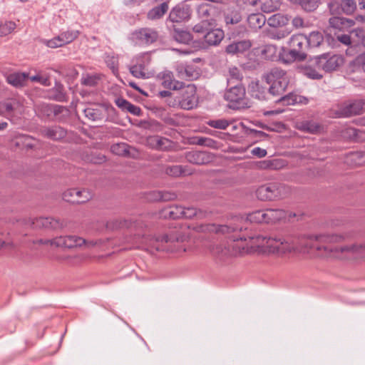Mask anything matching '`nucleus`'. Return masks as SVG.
I'll return each instance as SVG.
<instances>
[{
  "label": "nucleus",
  "instance_id": "obj_1",
  "mask_svg": "<svg viewBox=\"0 0 365 365\" xmlns=\"http://www.w3.org/2000/svg\"><path fill=\"white\" fill-rule=\"evenodd\" d=\"M351 232L320 233L317 235H295L289 237L282 248L284 251H296L300 248L322 252L321 257H334L339 259H358L365 257V242L354 243L340 247H330L317 243H341L351 237Z\"/></svg>",
  "mask_w": 365,
  "mask_h": 365
},
{
  "label": "nucleus",
  "instance_id": "obj_2",
  "mask_svg": "<svg viewBox=\"0 0 365 365\" xmlns=\"http://www.w3.org/2000/svg\"><path fill=\"white\" fill-rule=\"evenodd\" d=\"M289 237H295V235L267 237L260 235L240 234L238 235V237H234L233 241L239 240L247 241V240H250L252 242V246H267V247L269 249V252H270L276 253L278 255H284L293 252H284V250L282 249L285 247L284 244L286 241H287V240Z\"/></svg>",
  "mask_w": 365,
  "mask_h": 365
},
{
  "label": "nucleus",
  "instance_id": "obj_3",
  "mask_svg": "<svg viewBox=\"0 0 365 365\" xmlns=\"http://www.w3.org/2000/svg\"><path fill=\"white\" fill-rule=\"evenodd\" d=\"M290 192L291 190L288 185L279 182H270L258 187L255 195L262 202H271L284 198Z\"/></svg>",
  "mask_w": 365,
  "mask_h": 365
},
{
  "label": "nucleus",
  "instance_id": "obj_4",
  "mask_svg": "<svg viewBox=\"0 0 365 365\" xmlns=\"http://www.w3.org/2000/svg\"><path fill=\"white\" fill-rule=\"evenodd\" d=\"M186 228L176 225L169 229L162 235L155 236L153 239L157 243H161L153 246L157 251H168L169 250L163 243L173 244L174 242H183L187 239Z\"/></svg>",
  "mask_w": 365,
  "mask_h": 365
},
{
  "label": "nucleus",
  "instance_id": "obj_5",
  "mask_svg": "<svg viewBox=\"0 0 365 365\" xmlns=\"http://www.w3.org/2000/svg\"><path fill=\"white\" fill-rule=\"evenodd\" d=\"M264 79L269 86V91H284L289 84L286 73L278 68L272 69L264 76Z\"/></svg>",
  "mask_w": 365,
  "mask_h": 365
},
{
  "label": "nucleus",
  "instance_id": "obj_6",
  "mask_svg": "<svg viewBox=\"0 0 365 365\" xmlns=\"http://www.w3.org/2000/svg\"><path fill=\"white\" fill-rule=\"evenodd\" d=\"M289 21L288 16L282 14H276L271 16L267 19V24L274 29H282L275 33L271 34V38L279 40L287 37L291 33V30L286 28Z\"/></svg>",
  "mask_w": 365,
  "mask_h": 365
},
{
  "label": "nucleus",
  "instance_id": "obj_7",
  "mask_svg": "<svg viewBox=\"0 0 365 365\" xmlns=\"http://www.w3.org/2000/svg\"><path fill=\"white\" fill-rule=\"evenodd\" d=\"M291 48L289 54L294 60H304L307 55L305 50L308 47L307 36L299 34L293 35L289 40Z\"/></svg>",
  "mask_w": 365,
  "mask_h": 365
},
{
  "label": "nucleus",
  "instance_id": "obj_8",
  "mask_svg": "<svg viewBox=\"0 0 365 365\" xmlns=\"http://www.w3.org/2000/svg\"><path fill=\"white\" fill-rule=\"evenodd\" d=\"M148 225L140 219L116 218L107 222L106 227L110 230L121 229H134L135 230L146 228Z\"/></svg>",
  "mask_w": 365,
  "mask_h": 365
},
{
  "label": "nucleus",
  "instance_id": "obj_9",
  "mask_svg": "<svg viewBox=\"0 0 365 365\" xmlns=\"http://www.w3.org/2000/svg\"><path fill=\"white\" fill-rule=\"evenodd\" d=\"M343 63V58L339 55L329 56V54H324L314 59V64L318 68H322V70L327 72L337 69Z\"/></svg>",
  "mask_w": 365,
  "mask_h": 365
},
{
  "label": "nucleus",
  "instance_id": "obj_10",
  "mask_svg": "<svg viewBox=\"0 0 365 365\" xmlns=\"http://www.w3.org/2000/svg\"><path fill=\"white\" fill-rule=\"evenodd\" d=\"M93 198V194L87 189L70 188L63 193V200L72 204H83Z\"/></svg>",
  "mask_w": 365,
  "mask_h": 365
},
{
  "label": "nucleus",
  "instance_id": "obj_11",
  "mask_svg": "<svg viewBox=\"0 0 365 365\" xmlns=\"http://www.w3.org/2000/svg\"><path fill=\"white\" fill-rule=\"evenodd\" d=\"M364 102L362 100L345 102L338 107L335 114L339 118L361 115L363 113Z\"/></svg>",
  "mask_w": 365,
  "mask_h": 365
},
{
  "label": "nucleus",
  "instance_id": "obj_12",
  "mask_svg": "<svg viewBox=\"0 0 365 365\" xmlns=\"http://www.w3.org/2000/svg\"><path fill=\"white\" fill-rule=\"evenodd\" d=\"M78 31H66L49 40L43 41V43L51 48H57L67 45L78 38Z\"/></svg>",
  "mask_w": 365,
  "mask_h": 365
},
{
  "label": "nucleus",
  "instance_id": "obj_13",
  "mask_svg": "<svg viewBox=\"0 0 365 365\" xmlns=\"http://www.w3.org/2000/svg\"><path fill=\"white\" fill-rule=\"evenodd\" d=\"M246 93H225L224 98L228 102L227 107L232 110H240L250 107V101Z\"/></svg>",
  "mask_w": 365,
  "mask_h": 365
},
{
  "label": "nucleus",
  "instance_id": "obj_14",
  "mask_svg": "<svg viewBox=\"0 0 365 365\" xmlns=\"http://www.w3.org/2000/svg\"><path fill=\"white\" fill-rule=\"evenodd\" d=\"M31 222L32 225H35L36 227L38 229L56 230H61L66 226V221L65 220L53 217H35V220Z\"/></svg>",
  "mask_w": 365,
  "mask_h": 365
},
{
  "label": "nucleus",
  "instance_id": "obj_15",
  "mask_svg": "<svg viewBox=\"0 0 365 365\" xmlns=\"http://www.w3.org/2000/svg\"><path fill=\"white\" fill-rule=\"evenodd\" d=\"M224 31L220 29H209L199 43V48H205L210 46L218 45L224 38Z\"/></svg>",
  "mask_w": 365,
  "mask_h": 365
},
{
  "label": "nucleus",
  "instance_id": "obj_16",
  "mask_svg": "<svg viewBox=\"0 0 365 365\" xmlns=\"http://www.w3.org/2000/svg\"><path fill=\"white\" fill-rule=\"evenodd\" d=\"M39 132L42 137L53 141L62 140L66 137L68 133L66 129L57 125L43 126L40 129Z\"/></svg>",
  "mask_w": 365,
  "mask_h": 365
},
{
  "label": "nucleus",
  "instance_id": "obj_17",
  "mask_svg": "<svg viewBox=\"0 0 365 365\" xmlns=\"http://www.w3.org/2000/svg\"><path fill=\"white\" fill-rule=\"evenodd\" d=\"M185 159L187 162L195 165H206L214 160L212 153L207 151L192 150L185 153Z\"/></svg>",
  "mask_w": 365,
  "mask_h": 365
},
{
  "label": "nucleus",
  "instance_id": "obj_18",
  "mask_svg": "<svg viewBox=\"0 0 365 365\" xmlns=\"http://www.w3.org/2000/svg\"><path fill=\"white\" fill-rule=\"evenodd\" d=\"M147 143L151 148L161 151L173 150L175 146V143L173 141L159 135L148 137Z\"/></svg>",
  "mask_w": 365,
  "mask_h": 365
},
{
  "label": "nucleus",
  "instance_id": "obj_19",
  "mask_svg": "<svg viewBox=\"0 0 365 365\" xmlns=\"http://www.w3.org/2000/svg\"><path fill=\"white\" fill-rule=\"evenodd\" d=\"M110 151L114 155L130 158H138L139 151L125 143H118L110 146Z\"/></svg>",
  "mask_w": 365,
  "mask_h": 365
},
{
  "label": "nucleus",
  "instance_id": "obj_20",
  "mask_svg": "<svg viewBox=\"0 0 365 365\" xmlns=\"http://www.w3.org/2000/svg\"><path fill=\"white\" fill-rule=\"evenodd\" d=\"M329 6L331 14H339L341 10L346 14H351L356 9V2L354 0H341L340 2L334 1L331 2Z\"/></svg>",
  "mask_w": 365,
  "mask_h": 365
},
{
  "label": "nucleus",
  "instance_id": "obj_21",
  "mask_svg": "<svg viewBox=\"0 0 365 365\" xmlns=\"http://www.w3.org/2000/svg\"><path fill=\"white\" fill-rule=\"evenodd\" d=\"M158 78L165 88L179 91L185 88L183 83L176 81L173 79V73L170 71H165L161 72L158 75Z\"/></svg>",
  "mask_w": 365,
  "mask_h": 365
},
{
  "label": "nucleus",
  "instance_id": "obj_22",
  "mask_svg": "<svg viewBox=\"0 0 365 365\" xmlns=\"http://www.w3.org/2000/svg\"><path fill=\"white\" fill-rule=\"evenodd\" d=\"M6 81L16 88H22L28 86L29 74L24 72H14L7 75Z\"/></svg>",
  "mask_w": 365,
  "mask_h": 365
},
{
  "label": "nucleus",
  "instance_id": "obj_23",
  "mask_svg": "<svg viewBox=\"0 0 365 365\" xmlns=\"http://www.w3.org/2000/svg\"><path fill=\"white\" fill-rule=\"evenodd\" d=\"M230 78L228 79L227 84L229 86V91L237 90L238 91H245L246 88L242 83V75L240 71L237 68H232L230 69Z\"/></svg>",
  "mask_w": 365,
  "mask_h": 365
},
{
  "label": "nucleus",
  "instance_id": "obj_24",
  "mask_svg": "<svg viewBox=\"0 0 365 365\" xmlns=\"http://www.w3.org/2000/svg\"><path fill=\"white\" fill-rule=\"evenodd\" d=\"M308 101L307 98L298 96L295 93H289L287 95L281 96L275 101L276 103H282L284 106L307 104Z\"/></svg>",
  "mask_w": 365,
  "mask_h": 365
},
{
  "label": "nucleus",
  "instance_id": "obj_25",
  "mask_svg": "<svg viewBox=\"0 0 365 365\" xmlns=\"http://www.w3.org/2000/svg\"><path fill=\"white\" fill-rule=\"evenodd\" d=\"M176 71L178 76L187 80L196 79L199 76V72L191 66L180 63L177 66Z\"/></svg>",
  "mask_w": 365,
  "mask_h": 365
},
{
  "label": "nucleus",
  "instance_id": "obj_26",
  "mask_svg": "<svg viewBox=\"0 0 365 365\" xmlns=\"http://www.w3.org/2000/svg\"><path fill=\"white\" fill-rule=\"evenodd\" d=\"M252 46V43L249 40H243L234 42L226 47V52L230 54L242 53L248 51Z\"/></svg>",
  "mask_w": 365,
  "mask_h": 365
},
{
  "label": "nucleus",
  "instance_id": "obj_27",
  "mask_svg": "<svg viewBox=\"0 0 365 365\" xmlns=\"http://www.w3.org/2000/svg\"><path fill=\"white\" fill-rule=\"evenodd\" d=\"M343 136L356 143H362L365 141V131L354 128H347L342 131Z\"/></svg>",
  "mask_w": 365,
  "mask_h": 365
},
{
  "label": "nucleus",
  "instance_id": "obj_28",
  "mask_svg": "<svg viewBox=\"0 0 365 365\" xmlns=\"http://www.w3.org/2000/svg\"><path fill=\"white\" fill-rule=\"evenodd\" d=\"M80 156L83 161L93 164H101L106 161V157L104 155L94 153L90 150L82 151Z\"/></svg>",
  "mask_w": 365,
  "mask_h": 365
},
{
  "label": "nucleus",
  "instance_id": "obj_29",
  "mask_svg": "<svg viewBox=\"0 0 365 365\" xmlns=\"http://www.w3.org/2000/svg\"><path fill=\"white\" fill-rule=\"evenodd\" d=\"M179 101V106L185 110H191L198 104L199 98L195 93H185Z\"/></svg>",
  "mask_w": 365,
  "mask_h": 365
},
{
  "label": "nucleus",
  "instance_id": "obj_30",
  "mask_svg": "<svg viewBox=\"0 0 365 365\" xmlns=\"http://www.w3.org/2000/svg\"><path fill=\"white\" fill-rule=\"evenodd\" d=\"M354 24V21L351 19L334 16L329 19V25L331 28L342 31L348 29Z\"/></svg>",
  "mask_w": 365,
  "mask_h": 365
},
{
  "label": "nucleus",
  "instance_id": "obj_31",
  "mask_svg": "<svg viewBox=\"0 0 365 365\" xmlns=\"http://www.w3.org/2000/svg\"><path fill=\"white\" fill-rule=\"evenodd\" d=\"M134 35L135 36L136 38L145 43H153L158 38L157 33L150 29H142L136 31Z\"/></svg>",
  "mask_w": 365,
  "mask_h": 365
},
{
  "label": "nucleus",
  "instance_id": "obj_32",
  "mask_svg": "<svg viewBox=\"0 0 365 365\" xmlns=\"http://www.w3.org/2000/svg\"><path fill=\"white\" fill-rule=\"evenodd\" d=\"M189 11L184 7L176 6L172 9L169 19L173 22H181L189 18Z\"/></svg>",
  "mask_w": 365,
  "mask_h": 365
},
{
  "label": "nucleus",
  "instance_id": "obj_33",
  "mask_svg": "<svg viewBox=\"0 0 365 365\" xmlns=\"http://www.w3.org/2000/svg\"><path fill=\"white\" fill-rule=\"evenodd\" d=\"M265 22L266 18L261 13L251 14L247 17V23L252 29L262 28Z\"/></svg>",
  "mask_w": 365,
  "mask_h": 365
},
{
  "label": "nucleus",
  "instance_id": "obj_34",
  "mask_svg": "<svg viewBox=\"0 0 365 365\" xmlns=\"http://www.w3.org/2000/svg\"><path fill=\"white\" fill-rule=\"evenodd\" d=\"M299 129L309 133L317 134L322 131L323 127L318 123L312 120H307L302 122Z\"/></svg>",
  "mask_w": 365,
  "mask_h": 365
},
{
  "label": "nucleus",
  "instance_id": "obj_35",
  "mask_svg": "<svg viewBox=\"0 0 365 365\" xmlns=\"http://www.w3.org/2000/svg\"><path fill=\"white\" fill-rule=\"evenodd\" d=\"M269 223H275L286 217V212L282 209H267Z\"/></svg>",
  "mask_w": 365,
  "mask_h": 365
},
{
  "label": "nucleus",
  "instance_id": "obj_36",
  "mask_svg": "<svg viewBox=\"0 0 365 365\" xmlns=\"http://www.w3.org/2000/svg\"><path fill=\"white\" fill-rule=\"evenodd\" d=\"M168 9V4L166 2H163L160 6L151 9L148 14V17L152 20L160 19L166 13Z\"/></svg>",
  "mask_w": 365,
  "mask_h": 365
},
{
  "label": "nucleus",
  "instance_id": "obj_37",
  "mask_svg": "<svg viewBox=\"0 0 365 365\" xmlns=\"http://www.w3.org/2000/svg\"><path fill=\"white\" fill-rule=\"evenodd\" d=\"M52 120L62 121L68 115V110L63 106L53 104Z\"/></svg>",
  "mask_w": 365,
  "mask_h": 365
},
{
  "label": "nucleus",
  "instance_id": "obj_38",
  "mask_svg": "<svg viewBox=\"0 0 365 365\" xmlns=\"http://www.w3.org/2000/svg\"><path fill=\"white\" fill-rule=\"evenodd\" d=\"M316 65L314 64V59L312 61L311 64L304 68V74L307 77L312 79H319L322 78L319 70Z\"/></svg>",
  "mask_w": 365,
  "mask_h": 365
},
{
  "label": "nucleus",
  "instance_id": "obj_39",
  "mask_svg": "<svg viewBox=\"0 0 365 365\" xmlns=\"http://www.w3.org/2000/svg\"><path fill=\"white\" fill-rule=\"evenodd\" d=\"M324 37L319 31H312L307 37L308 46L317 47L323 42Z\"/></svg>",
  "mask_w": 365,
  "mask_h": 365
},
{
  "label": "nucleus",
  "instance_id": "obj_40",
  "mask_svg": "<svg viewBox=\"0 0 365 365\" xmlns=\"http://www.w3.org/2000/svg\"><path fill=\"white\" fill-rule=\"evenodd\" d=\"M184 207L179 205L170 206L167 210L165 216L173 220L182 218Z\"/></svg>",
  "mask_w": 365,
  "mask_h": 365
},
{
  "label": "nucleus",
  "instance_id": "obj_41",
  "mask_svg": "<svg viewBox=\"0 0 365 365\" xmlns=\"http://www.w3.org/2000/svg\"><path fill=\"white\" fill-rule=\"evenodd\" d=\"M101 75L99 74H87L82 77L81 83L86 86H95L101 81Z\"/></svg>",
  "mask_w": 365,
  "mask_h": 365
},
{
  "label": "nucleus",
  "instance_id": "obj_42",
  "mask_svg": "<svg viewBox=\"0 0 365 365\" xmlns=\"http://www.w3.org/2000/svg\"><path fill=\"white\" fill-rule=\"evenodd\" d=\"M259 167L262 169L277 170L282 167V162L278 159L263 160L259 163Z\"/></svg>",
  "mask_w": 365,
  "mask_h": 365
},
{
  "label": "nucleus",
  "instance_id": "obj_43",
  "mask_svg": "<svg viewBox=\"0 0 365 365\" xmlns=\"http://www.w3.org/2000/svg\"><path fill=\"white\" fill-rule=\"evenodd\" d=\"M66 248L68 249L80 247L86 242V240L76 235L66 236Z\"/></svg>",
  "mask_w": 365,
  "mask_h": 365
},
{
  "label": "nucleus",
  "instance_id": "obj_44",
  "mask_svg": "<svg viewBox=\"0 0 365 365\" xmlns=\"http://www.w3.org/2000/svg\"><path fill=\"white\" fill-rule=\"evenodd\" d=\"M139 125L145 129H150L154 131H161L163 125L155 120H141Z\"/></svg>",
  "mask_w": 365,
  "mask_h": 365
},
{
  "label": "nucleus",
  "instance_id": "obj_45",
  "mask_svg": "<svg viewBox=\"0 0 365 365\" xmlns=\"http://www.w3.org/2000/svg\"><path fill=\"white\" fill-rule=\"evenodd\" d=\"M243 227L240 225H233L230 223L227 225H220L217 230V232H222V234H230L236 232H242Z\"/></svg>",
  "mask_w": 365,
  "mask_h": 365
},
{
  "label": "nucleus",
  "instance_id": "obj_46",
  "mask_svg": "<svg viewBox=\"0 0 365 365\" xmlns=\"http://www.w3.org/2000/svg\"><path fill=\"white\" fill-rule=\"evenodd\" d=\"M173 36L177 41L182 43H188L192 38L188 31L178 29H175Z\"/></svg>",
  "mask_w": 365,
  "mask_h": 365
},
{
  "label": "nucleus",
  "instance_id": "obj_47",
  "mask_svg": "<svg viewBox=\"0 0 365 365\" xmlns=\"http://www.w3.org/2000/svg\"><path fill=\"white\" fill-rule=\"evenodd\" d=\"M211 25L212 24L210 22L204 20L196 24L192 30L195 34L204 36L209 30V27L211 26Z\"/></svg>",
  "mask_w": 365,
  "mask_h": 365
},
{
  "label": "nucleus",
  "instance_id": "obj_48",
  "mask_svg": "<svg viewBox=\"0 0 365 365\" xmlns=\"http://www.w3.org/2000/svg\"><path fill=\"white\" fill-rule=\"evenodd\" d=\"M16 24L13 21H6L0 24V36H5L11 34L16 29Z\"/></svg>",
  "mask_w": 365,
  "mask_h": 365
},
{
  "label": "nucleus",
  "instance_id": "obj_49",
  "mask_svg": "<svg viewBox=\"0 0 365 365\" xmlns=\"http://www.w3.org/2000/svg\"><path fill=\"white\" fill-rule=\"evenodd\" d=\"M214 11L212 6L207 3H202L197 7V13L200 17H208Z\"/></svg>",
  "mask_w": 365,
  "mask_h": 365
},
{
  "label": "nucleus",
  "instance_id": "obj_50",
  "mask_svg": "<svg viewBox=\"0 0 365 365\" xmlns=\"http://www.w3.org/2000/svg\"><path fill=\"white\" fill-rule=\"evenodd\" d=\"M185 173L182 165L168 166L165 169V173L172 177H179Z\"/></svg>",
  "mask_w": 365,
  "mask_h": 365
},
{
  "label": "nucleus",
  "instance_id": "obj_51",
  "mask_svg": "<svg viewBox=\"0 0 365 365\" xmlns=\"http://www.w3.org/2000/svg\"><path fill=\"white\" fill-rule=\"evenodd\" d=\"M277 50V47L274 45H266L262 50V55L266 59H272L275 56Z\"/></svg>",
  "mask_w": 365,
  "mask_h": 365
},
{
  "label": "nucleus",
  "instance_id": "obj_52",
  "mask_svg": "<svg viewBox=\"0 0 365 365\" xmlns=\"http://www.w3.org/2000/svg\"><path fill=\"white\" fill-rule=\"evenodd\" d=\"M130 71L133 76L137 78H145L147 76L145 66L141 63L133 66Z\"/></svg>",
  "mask_w": 365,
  "mask_h": 365
},
{
  "label": "nucleus",
  "instance_id": "obj_53",
  "mask_svg": "<svg viewBox=\"0 0 365 365\" xmlns=\"http://www.w3.org/2000/svg\"><path fill=\"white\" fill-rule=\"evenodd\" d=\"M207 125L214 128L225 130L229 126L230 122L226 119L210 120Z\"/></svg>",
  "mask_w": 365,
  "mask_h": 365
},
{
  "label": "nucleus",
  "instance_id": "obj_54",
  "mask_svg": "<svg viewBox=\"0 0 365 365\" xmlns=\"http://www.w3.org/2000/svg\"><path fill=\"white\" fill-rule=\"evenodd\" d=\"M173 93H158V96L161 98H166L165 102L170 107L179 106L180 98H174L172 97Z\"/></svg>",
  "mask_w": 365,
  "mask_h": 365
},
{
  "label": "nucleus",
  "instance_id": "obj_55",
  "mask_svg": "<svg viewBox=\"0 0 365 365\" xmlns=\"http://www.w3.org/2000/svg\"><path fill=\"white\" fill-rule=\"evenodd\" d=\"M53 104H42L39 107V113L43 117L52 120Z\"/></svg>",
  "mask_w": 365,
  "mask_h": 365
},
{
  "label": "nucleus",
  "instance_id": "obj_56",
  "mask_svg": "<svg viewBox=\"0 0 365 365\" xmlns=\"http://www.w3.org/2000/svg\"><path fill=\"white\" fill-rule=\"evenodd\" d=\"M302 7L307 11H312L318 6V0H299Z\"/></svg>",
  "mask_w": 365,
  "mask_h": 365
},
{
  "label": "nucleus",
  "instance_id": "obj_57",
  "mask_svg": "<svg viewBox=\"0 0 365 365\" xmlns=\"http://www.w3.org/2000/svg\"><path fill=\"white\" fill-rule=\"evenodd\" d=\"M161 119L168 125L178 127L180 124L176 115L166 114L165 115H162Z\"/></svg>",
  "mask_w": 365,
  "mask_h": 365
},
{
  "label": "nucleus",
  "instance_id": "obj_58",
  "mask_svg": "<svg viewBox=\"0 0 365 365\" xmlns=\"http://www.w3.org/2000/svg\"><path fill=\"white\" fill-rule=\"evenodd\" d=\"M261 216V210H258L249 213L246 217V220L251 223L261 224L262 220Z\"/></svg>",
  "mask_w": 365,
  "mask_h": 365
},
{
  "label": "nucleus",
  "instance_id": "obj_59",
  "mask_svg": "<svg viewBox=\"0 0 365 365\" xmlns=\"http://www.w3.org/2000/svg\"><path fill=\"white\" fill-rule=\"evenodd\" d=\"M29 81L36 82L43 86L50 85L49 78L48 77L42 76L41 73H38L36 75L33 76H29Z\"/></svg>",
  "mask_w": 365,
  "mask_h": 365
},
{
  "label": "nucleus",
  "instance_id": "obj_60",
  "mask_svg": "<svg viewBox=\"0 0 365 365\" xmlns=\"http://www.w3.org/2000/svg\"><path fill=\"white\" fill-rule=\"evenodd\" d=\"M242 83L245 86L247 84V90L249 91H256L259 89V81L257 79L246 78L243 81Z\"/></svg>",
  "mask_w": 365,
  "mask_h": 365
},
{
  "label": "nucleus",
  "instance_id": "obj_61",
  "mask_svg": "<svg viewBox=\"0 0 365 365\" xmlns=\"http://www.w3.org/2000/svg\"><path fill=\"white\" fill-rule=\"evenodd\" d=\"M241 16L237 12H232L225 16L227 24H235L240 21Z\"/></svg>",
  "mask_w": 365,
  "mask_h": 365
},
{
  "label": "nucleus",
  "instance_id": "obj_62",
  "mask_svg": "<svg viewBox=\"0 0 365 365\" xmlns=\"http://www.w3.org/2000/svg\"><path fill=\"white\" fill-rule=\"evenodd\" d=\"M161 191L153 190L147 193V200L151 202H161Z\"/></svg>",
  "mask_w": 365,
  "mask_h": 365
},
{
  "label": "nucleus",
  "instance_id": "obj_63",
  "mask_svg": "<svg viewBox=\"0 0 365 365\" xmlns=\"http://www.w3.org/2000/svg\"><path fill=\"white\" fill-rule=\"evenodd\" d=\"M286 129L284 123L280 121L273 122L272 126H269L268 131L281 133Z\"/></svg>",
  "mask_w": 365,
  "mask_h": 365
},
{
  "label": "nucleus",
  "instance_id": "obj_64",
  "mask_svg": "<svg viewBox=\"0 0 365 365\" xmlns=\"http://www.w3.org/2000/svg\"><path fill=\"white\" fill-rule=\"evenodd\" d=\"M352 160H357V163L362 165L365 163V151H358L351 154Z\"/></svg>",
  "mask_w": 365,
  "mask_h": 365
}]
</instances>
